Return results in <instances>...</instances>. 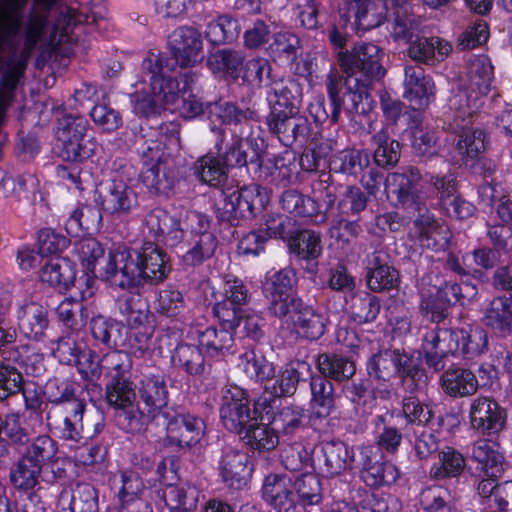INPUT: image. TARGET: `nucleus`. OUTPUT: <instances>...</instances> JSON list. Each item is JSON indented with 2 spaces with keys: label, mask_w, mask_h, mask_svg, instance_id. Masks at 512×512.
<instances>
[{
  "label": "nucleus",
  "mask_w": 512,
  "mask_h": 512,
  "mask_svg": "<svg viewBox=\"0 0 512 512\" xmlns=\"http://www.w3.org/2000/svg\"><path fill=\"white\" fill-rule=\"evenodd\" d=\"M144 227L147 237L170 247L179 244L184 237L179 219L161 208H154L146 214Z\"/></svg>",
  "instance_id": "obj_20"
},
{
  "label": "nucleus",
  "mask_w": 512,
  "mask_h": 512,
  "mask_svg": "<svg viewBox=\"0 0 512 512\" xmlns=\"http://www.w3.org/2000/svg\"><path fill=\"white\" fill-rule=\"evenodd\" d=\"M466 467V460L454 447L445 446L438 454V461L432 465L430 474L435 479L459 476Z\"/></svg>",
  "instance_id": "obj_48"
},
{
  "label": "nucleus",
  "mask_w": 512,
  "mask_h": 512,
  "mask_svg": "<svg viewBox=\"0 0 512 512\" xmlns=\"http://www.w3.org/2000/svg\"><path fill=\"white\" fill-rule=\"evenodd\" d=\"M420 20L409 12V5L403 3L396 8L392 22V36L395 39H403L409 43L415 38L419 30Z\"/></svg>",
  "instance_id": "obj_62"
},
{
  "label": "nucleus",
  "mask_w": 512,
  "mask_h": 512,
  "mask_svg": "<svg viewBox=\"0 0 512 512\" xmlns=\"http://www.w3.org/2000/svg\"><path fill=\"white\" fill-rule=\"evenodd\" d=\"M174 69V63L169 58L150 54L142 62L144 82L149 81L150 92L155 95L163 108L171 109L179 101L180 83L169 73Z\"/></svg>",
  "instance_id": "obj_5"
},
{
  "label": "nucleus",
  "mask_w": 512,
  "mask_h": 512,
  "mask_svg": "<svg viewBox=\"0 0 512 512\" xmlns=\"http://www.w3.org/2000/svg\"><path fill=\"white\" fill-rule=\"evenodd\" d=\"M122 486L118 493L120 502L118 512H130L135 507H140L142 503L137 500L138 494L144 489V483L138 473L135 471H123L121 473Z\"/></svg>",
  "instance_id": "obj_55"
},
{
  "label": "nucleus",
  "mask_w": 512,
  "mask_h": 512,
  "mask_svg": "<svg viewBox=\"0 0 512 512\" xmlns=\"http://www.w3.org/2000/svg\"><path fill=\"white\" fill-rule=\"evenodd\" d=\"M293 320L299 332L309 340L319 339L325 331V318L312 307L305 306L301 300V307L291 309Z\"/></svg>",
  "instance_id": "obj_49"
},
{
  "label": "nucleus",
  "mask_w": 512,
  "mask_h": 512,
  "mask_svg": "<svg viewBox=\"0 0 512 512\" xmlns=\"http://www.w3.org/2000/svg\"><path fill=\"white\" fill-rule=\"evenodd\" d=\"M309 369V365L306 362L297 361L290 363L280 372L277 379L271 387H267L270 390L272 399L279 397L291 396L296 392L297 385L300 381V369Z\"/></svg>",
  "instance_id": "obj_51"
},
{
  "label": "nucleus",
  "mask_w": 512,
  "mask_h": 512,
  "mask_svg": "<svg viewBox=\"0 0 512 512\" xmlns=\"http://www.w3.org/2000/svg\"><path fill=\"white\" fill-rule=\"evenodd\" d=\"M312 394L311 405L319 418L331 414L335 406L333 384L323 376H312L310 381Z\"/></svg>",
  "instance_id": "obj_44"
},
{
  "label": "nucleus",
  "mask_w": 512,
  "mask_h": 512,
  "mask_svg": "<svg viewBox=\"0 0 512 512\" xmlns=\"http://www.w3.org/2000/svg\"><path fill=\"white\" fill-rule=\"evenodd\" d=\"M370 377L388 382L399 376L403 386L415 392L427 384V375L417 359L399 350H385L373 355L367 363Z\"/></svg>",
  "instance_id": "obj_2"
},
{
  "label": "nucleus",
  "mask_w": 512,
  "mask_h": 512,
  "mask_svg": "<svg viewBox=\"0 0 512 512\" xmlns=\"http://www.w3.org/2000/svg\"><path fill=\"white\" fill-rule=\"evenodd\" d=\"M85 404L83 401H74L67 407H50L46 412L49 426L54 427L65 440L79 441L83 432V415Z\"/></svg>",
  "instance_id": "obj_17"
},
{
  "label": "nucleus",
  "mask_w": 512,
  "mask_h": 512,
  "mask_svg": "<svg viewBox=\"0 0 512 512\" xmlns=\"http://www.w3.org/2000/svg\"><path fill=\"white\" fill-rule=\"evenodd\" d=\"M266 201V195L259 185L228 188L220 193L216 203L217 215L220 220L228 222L252 218L264 208Z\"/></svg>",
  "instance_id": "obj_4"
},
{
  "label": "nucleus",
  "mask_w": 512,
  "mask_h": 512,
  "mask_svg": "<svg viewBox=\"0 0 512 512\" xmlns=\"http://www.w3.org/2000/svg\"><path fill=\"white\" fill-rule=\"evenodd\" d=\"M413 233L424 248L438 251L446 249L448 245L447 227L427 210L414 220Z\"/></svg>",
  "instance_id": "obj_28"
},
{
  "label": "nucleus",
  "mask_w": 512,
  "mask_h": 512,
  "mask_svg": "<svg viewBox=\"0 0 512 512\" xmlns=\"http://www.w3.org/2000/svg\"><path fill=\"white\" fill-rule=\"evenodd\" d=\"M266 124L270 133L276 135L285 145L290 146L295 141L305 140L311 130L307 117L298 112L270 110L266 117Z\"/></svg>",
  "instance_id": "obj_14"
},
{
  "label": "nucleus",
  "mask_w": 512,
  "mask_h": 512,
  "mask_svg": "<svg viewBox=\"0 0 512 512\" xmlns=\"http://www.w3.org/2000/svg\"><path fill=\"white\" fill-rule=\"evenodd\" d=\"M42 467L21 456L10 470V482L17 490H31L39 483Z\"/></svg>",
  "instance_id": "obj_53"
},
{
  "label": "nucleus",
  "mask_w": 512,
  "mask_h": 512,
  "mask_svg": "<svg viewBox=\"0 0 512 512\" xmlns=\"http://www.w3.org/2000/svg\"><path fill=\"white\" fill-rule=\"evenodd\" d=\"M270 110L298 112L302 102V87L294 78L273 82L267 95Z\"/></svg>",
  "instance_id": "obj_33"
},
{
  "label": "nucleus",
  "mask_w": 512,
  "mask_h": 512,
  "mask_svg": "<svg viewBox=\"0 0 512 512\" xmlns=\"http://www.w3.org/2000/svg\"><path fill=\"white\" fill-rule=\"evenodd\" d=\"M440 384L443 391L453 398L474 395L479 387L476 375L467 368L452 366L441 376Z\"/></svg>",
  "instance_id": "obj_32"
},
{
  "label": "nucleus",
  "mask_w": 512,
  "mask_h": 512,
  "mask_svg": "<svg viewBox=\"0 0 512 512\" xmlns=\"http://www.w3.org/2000/svg\"><path fill=\"white\" fill-rule=\"evenodd\" d=\"M317 368L320 376L329 377L336 381H344L355 373V364L345 357L323 353L317 358Z\"/></svg>",
  "instance_id": "obj_50"
},
{
  "label": "nucleus",
  "mask_w": 512,
  "mask_h": 512,
  "mask_svg": "<svg viewBox=\"0 0 512 512\" xmlns=\"http://www.w3.org/2000/svg\"><path fill=\"white\" fill-rule=\"evenodd\" d=\"M207 65L214 73L221 72L236 80L243 71L244 55L241 51L221 49L208 57Z\"/></svg>",
  "instance_id": "obj_47"
},
{
  "label": "nucleus",
  "mask_w": 512,
  "mask_h": 512,
  "mask_svg": "<svg viewBox=\"0 0 512 512\" xmlns=\"http://www.w3.org/2000/svg\"><path fill=\"white\" fill-rule=\"evenodd\" d=\"M469 93L459 94V102L466 101V108L460 104L458 116L468 114L472 116L482 105L481 96L490 91L493 79V67L490 59L485 55L472 58L467 68Z\"/></svg>",
  "instance_id": "obj_9"
},
{
  "label": "nucleus",
  "mask_w": 512,
  "mask_h": 512,
  "mask_svg": "<svg viewBox=\"0 0 512 512\" xmlns=\"http://www.w3.org/2000/svg\"><path fill=\"white\" fill-rule=\"evenodd\" d=\"M380 308V302L376 296L363 292L352 297L350 314L354 321L368 323L377 318Z\"/></svg>",
  "instance_id": "obj_63"
},
{
  "label": "nucleus",
  "mask_w": 512,
  "mask_h": 512,
  "mask_svg": "<svg viewBox=\"0 0 512 512\" xmlns=\"http://www.w3.org/2000/svg\"><path fill=\"white\" fill-rule=\"evenodd\" d=\"M452 52V44L438 36H415L407 48L408 57L416 63L436 66Z\"/></svg>",
  "instance_id": "obj_25"
},
{
  "label": "nucleus",
  "mask_w": 512,
  "mask_h": 512,
  "mask_svg": "<svg viewBox=\"0 0 512 512\" xmlns=\"http://www.w3.org/2000/svg\"><path fill=\"white\" fill-rule=\"evenodd\" d=\"M250 300V293L244 282L238 278H227L224 284V298L213 307L220 324L229 328L240 326L244 306Z\"/></svg>",
  "instance_id": "obj_11"
},
{
  "label": "nucleus",
  "mask_w": 512,
  "mask_h": 512,
  "mask_svg": "<svg viewBox=\"0 0 512 512\" xmlns=\"http://www.w3.org/2000/svg\"><path fill=\"white\" fill-rule=\"evenodd\" d=\"M144 168L140 174L141 182L155 194H167L174 186L175 174L160 144L151 142L142 150Z\"/></svg>",
  "instance_id": "obj_8"
},
{
  "label": "nucleus",
  "mask_w": 512,
  "mask_h": 512,
  "mask_svg": "<svg viewBox=\"0 0 512 512\" xmlns=\"http://www.w3.org/2000/svg\"><path fill=\"white\" fill-rule=\"evenodd\" d=\"M211 120H218L223 124H239L245 121L255 120L257 112L251 108L240 109L231 102L210 103L207 106Z\"/></svg>",
  "instance_id": "obj_54"
},
{
  "label": "nucleus",
  "mask_w": 512,
  "mask_h": 512,
  "mask_svg": "<svg viewBox=\"0 0 512 512\" xmlns=\"http://www.w3.org/2000/svg\"><path fill=\"white\" fill-rule=\"evenodd\" d=\"M403 97L415 109H425L435 95V84L419 65H406L404 68Z\"/></svg>",
  "instance_id": "obj_22"
},
{
  "label": "nucleus",
  "mask_w": 512,
  "mask_h": 512,
  "mask_svg": "<svg viewBox=\"0 0 512 512\" xmlns=\"http://www.w3.org/2000/svg\"><path fill=\"white\" fill-rule=\"evenodd\" d=\"M42 282L59 289H67L75 279L71 262L65 258H52L40 270Z\"/></svg>",
  "instance_id": "obj_42"
},
{
  "label": "nucleus",
  "mask_w": 512,
  "mask_h": 512,
  "mask_svg": "<svg viewBox=\"0 0 512 512\" xmlns=\"http://www.w3.org/2000/svg\"><path fill=\"white\" fill-rule=\"evenodd\" d=\"M167 439L180 448L196 444L204 434V421L192 414L170 409L162 412Z\"/></svg>",
  "instance_id": "obj_12"
},
{
  "label": "nucleus",
  "mask_w": 512,
  "mask_h": 512,
  "mask_svg": "<svg viewBox=\"0 0 512 512\" xmlns=\"http://www.w3.org/2000/svg\"><path fill=\"white\" fill-rule=\"evenodd\" d=\"M58 512H98L97 492L89 484H78L73 491H62L57 503Z\"/></svg>",
  "instance_id": "obj_35"
},
{
  "label": "nucleus",
  "mask_w": 512,
  "mask_h": 512,
  "mask_svg": "<svg viewBox=\"0 0 512 512\" xmlns=\"http://www.w3.org/2000/svg\"><path fill=\"white\" fill-rule=\"evenodd\" d=\"M363 481L370 487L390 485L399 477L396 466L383 461L382 454L373 446H364L360 450Z\"/></svg>",
  "instance_id": "obj_18"
},
{
  "label": "nucleus",
  "mask_w": 512,
  "mask_h": 512,
  "mask_svg": "<svg viewBox=\"0 0 512 512\" xmlns=\"http://www.w3.org/2000/svg\"><path fill=\"white\" fill-rule=\"evenodd\" d=\"M294 274L291 270H280L266 277L263 293L268 301V310L278 318H284L291 309L301 307V298L291 293Z\"/></svg>",
  "instance_id": "obj_10"
},
{
  "label": "nucleus",
  "mask_w": 512,
  "mask_h": 512,
  "mask_svg": "<svg viewBox=\"0 0 512 512\" xmlns=\"http://www.w3.org/2000/svg\"><path fill=\"white\" fill-rule=\"evenodd\" d=\"M262 494L276 512H304V508L294 499L293 481L287 475H268L262 486Z\"/></svg>",
  "instance_id": "obj_23"
},
{
  "label": "nucleus",
  "mask_w": 512,
  "mask_h": 512,
  "mask_svg": "<svg viewBox=\"0 0 512 512\" xmlns=\"http://www.w3.org/2000/svg\"><path fill=\"white\" fill-rule=\"evenodd\" d=\"M276 401L277 399H272L271 396L259 397L254 403V413L258 414L262 421H268L278 434L293 433L301 424L303 410L297 406H286L275 412Z\"/></svg>",
  "instance_id": "obj_15"
},
{
  "label": "nucleus",
  "mask_w": 512,
  "mask_h": 512,
  "mask_svg": "<svg viewBox=\"0 0 512 512\" xmlns=\"http://www.w3.org/2000/svg\"><path fill=\"white\" fill-rule=\"evenodd\" d=\"M319 467L330 476L339 475L351 464L353 456L348 446L341 441L324 442L316 455Z\"/></svg>",
  "instance_id": "obj_34"
},
{
  "label": "nucleus",
  "mask_w": 512,
  "mask_h": 512,
  "mask_svg": "<svg viewBox=\"0 0 512 512\" xmlns=\"http://www.w3.org/2000/svg\"><path fill=\"white\" fill-rule=\"evenodd\" d=\"M373 143L376 146L374 160L378 166L393 167L400 158V144L390 139L388 133L382 129L373 136Z\"/></svg>",
  "instance_id": "obj_61"
},
{
  "label": "nucleus",
  "mask_w": 512,
  "mask_h": 512,
  "mask_svg": "<svg viewBox=\"0 0 512 512\" xmlns=\"http://www.w3.org/2000/svg\"><path fill=\"white\" fill-rule=\"evenodd\" d=\"M101 214L91 206L83 205L76 208L66 221L65 227L69 235L78 237L98 226Z\"/></svg>",
  "instance_id": "obj_59"
},
{
  "label": "nucleus",
  "mask_w": 512,
  "mask_h": 512,
  "mask_svg": "<svg viewBox=\"0 0 512 512\" xmlns=\"http://www.w3.org/2000/svg\"><path fill=\"white\" fill-rule=\"evenodd\" d=\"M387 258L382 250H375L366 257V282L373 292L390 291L399 287V271L388 263Z\"/></svg>",
  "instance_id": "obj_19"
},
{
  "label": "nucleus",
  "mask_w": 512,
  "mask_h": 512,
  "mask_svg": "<svg viewBox=\"0 0 512 512\" xmlns=\"http://www.w3.org/2000/svg\"><path fill=\"white\" fill-rule=\"evenodd\" d=\"M469 423L477 433L494 436L503 430L506 412L493 398L478 396L470 403Z\"/></svg>",
  "instance_id": "obj_13"
},
{
  "label": "nucleus",
  "mask_w": 512,
  "mask_h": 512,
  "mask_svg": "<svg viewBox=\"0 0 512 512\" xmlns=\"http://www.w3.org/2000/svg\"><path fill=\"white\" fill-rule=\"evenodd\" d=\"M237 368L256 382L269 380L275 375V367L266 357L253 348H247L237 357Z\"/></svg>",
  "instance_id": "obj_36"
},
{
  "label": "nucleus",
  "mask_w": 512,
  "mask_h": 512,
  "mask_svg": "<svg viewBox=\"0 0 512 512\" xmlns=\"http://www.w3.org/2000/svg\"><path fill=\"white\" fill-rule=\"evenodd\" d=\"M174 59L170 63L181 66H192L202 59L203 41L201 33L193 27L176 28L168 40Z\"/></svg>",
  "instance_id": "obj_16"
},
{
  "label": "nucleus",
  "mask_w": 512,
  "mask_h": 512,
  "mask_svg": "<svg viewBox=\"0 0 512 512\" xmlns=\"http://www.w3.org/2000/svg\"><path fill=\"white\" fill-rule=\"evenodd\" d=\"M421 179L418 169L410 167L403 172L388 174L385 180V192L388 198H394L402 207L418 206L416 185Z\"/></svg>",
  "instance_id": "obj_26"
},
{
  "label": "nucleus",
  "mask_w": 512,
  "mask_h": 512,
  "mask_svg": "<svg viewBox=\"0 0 512 512\" xmlns=\"http://www.w3.org/2000/svg\"><path fill=\"white\" fill-rule=\"evenodd\" d=\"M258 414L251 411L249 404L237 407H220V419L226 429L242 435Z\"/></svg>",
  "instance_id": "obj_60"
},
{
  "label": "nucleus",
  "mask_w": 512,
  "mask_h": 512,
  "mask_svg": "<svg viewBox=\"0 0 512 512\" xmlns=\"http://www.w3.org/2000/svg\"><path fill=\"white\" fill-rule=\"evenodd\" d=\"M175 367L191 376H201L207 371V363L200 346L181 343L176 346L171 357Z\"/></svg>",
  "instance_id": "obj_40"
},
{
  "label": "nucleus",
  "mask_w": 512,
  "mask_h": 512,
  "mask_svg": "<svg viewBox=\"0 0 512 512\" xmlns=\"http://www.w3.org/2000/svg\"><path fill=\"white\" fill-rule=\"evenodd\" d=\"M19 328L30 339H40L48 327L47 310L38 303H28L21 309Z\"/></svg>",
  "instance_id": "obj_41"
},
{
  "label": "nucleus",
  "mask_w": 512,
  "mask_h": 512,
  "mask_svg": "<svg viewBox=\"0 0 512 512\" xmlns=\"http://www.w3.org/2000/svg\"><path fill=\"white\" fill-rule=\"evenodd\" d=\"M374 81L360 80L354 76H346L345 92L343 94L341 108L348 117L353 120L354 115H365L372 110V99L369 88Z\"/></svg>",
  "instance_id": "obj_31"
},
{
  "label": "nucleus",
  "mask_w": 512,
  "mask_h": 512,
  "mask_svg": "<svg viewBox=\"0 0 512 512\" xmlns=\"http://www.w3.org/2000/svg\"><path fill=\"white\" fill-rule=\"evenodd\" d=\"M88 121L80 115H65L58 120L56 136L62 143L61 156L68 161H78L91 157L97 144L87 138Z\"/></svg>",
  "instance_id": "obj_6"
},
{
  "label": "nucleus",
  "mask_w": 512,
  "mask_h": 512,
  "mask_svg": "<svg viewBox=\"0 0 512 512\" xmlns=\"http://www.w3.org/2000/svg\"><path fill=\"white\" fill-rule=\"evenodd\" d=\"M299 49L300 40L298 36L290 32L274 34L273 41L268 48L271 56L284 62H293L297 58Z\"/></svg>",
  "instance_id": "obj_64"
},
{
  "label": "nucleus",
  "mask_w": 512,
  "mask_h": 512,
  "mask_svg": "<svg viewBox=\"0 0 512 512\" xmlns=\"http://www.w3.org/2000/svg\"><path fill=\"white\" fill-rule=\"evenodd\" d=\"M471 458L478 463L487 477H498L503 471V457L492 441L486 439L475 441L472 445Z\"/></svg>",
  "instance_id": "obj_39"
},
{
  "label": "nucleus",
  "mask_w": 512,
  "mask_h": 512,
  "mask_svg": "<svg viewBox=\"0 0 512 512\" xmlns=\"http://www.w3.org/2000/svg\"><path fill=\"white\" fill-rule=\"evenodd\" d=\"M241 438L253 449L272 450L279 443V437L276 430L269 424L257 422V417L246 428Z\"/></svg>",
  "instance_id": "obj_52"
},
{
  "label": "nucleus",
  "mask_w": 512,
  "mask_h": 512,
  "mask_svg": "<svg viewBox=\"0 0 512 512\" xmlns=\"http://www.w3.org/2000/svg\"><path fill=\"white\" fill-rule=\"evenodd\" d=\"M169 271L165 254L154 244L147 243L139 251L119 247L109 254L101 273L111 286L130 289L147 283L163 281Z\"/></svg>",
  "instance_id": "obj_1"
},
{
  "label": "nucleus",
  "mask_w": 512,
  "mask_h": 512,
  "mask_svg": "<svg viewBox=\"0 0 512 512\" xmlns=\"http://www.w3.org/2000/svg\"><path fill=\"white\" fill-rule=\"evenodd\" d=\"M239 32L238 21L231 16L222 15L207 25L205 37L214 45H222L235 40Z\"/></svg>",
  "instance_id": "obj_57"
},
{
  "label": "nucleus",
  "mask_w": 512,
  "mask_h": 512,
  "mask_svg": "<svg viewBox=\"0 0 512 512\" xmlns=\"http://www.w3.org/2000/svg\"><path fill=\"white\" fill-rule=\"evenodd\" d=\"M294 494L298 495L301 506L318 505L323 498L321 481L313 473H305L296 477L293 481Z\"/></svg>",
  "instance_id": "obj_58"
},
{
  "label": "nucleus",
  "mask_w": 512,
  "mask_h": 512,
  "mask_svg": "<svg viewBox=\"0 0 512 512\" xmlns=\"http://www.w3.org/2000/svg\"><path fill=\"white\" fill-rule=\"evenodd\" d=\"M464 116L466 114L462 113L461 116L456 114V117L462 118L465 123L462 126L457 124L459 131L455 138L454 152L455 158L458 157L457 161L467 163L469 160L476 159L485 150L486 134L482 129L469 125L470 121L466 122ZM467 116L470 117L468 114Z\"/></svg>",
  "instance_id": "obj_30"
},
{
  "label": "nucleus",
  "mask_w": 512,
  "mask_h": 512,
  "mask_svg": "<svg viewBox=\"0 0 512 512\" xmlns=\"http://www.w3.org/2000/svg\"><path fill=\"white\" fill-rule=\"evenodd\" d=\"M99 205L108 215L125 216L138 207V195L135 189L123 180H113L106 192L99 196Z\"/></svg>",
  "instance_id": "obj_24"
},
{
  "label": "nucleus",
  "mask_w": 512,
  "mask_h": 512,
  "mask_svg": "<svg viewBox=\"0 0 512 512\" xmlns=\"http://www.w3.org/2000/svg\"><path fill=\"white\" fill-rule=\"evenodd\" d=\"M381 58L380 48L366 42L356 43L351 51L338 53V60L346 76L374 82L380 80L385 74Z\"/></svg>",
  "instance_id": "obj_7"
},
{
  "label": "nucleus",
  "mask_w": 512,
  "mask_h": 512,
  "mask_svg": "<svg viewBox=\"0 0 512 512\" xmlns=\"http://www.w3.org/2000/svg\"><path fill=\"white\" fill-rule=\"evenodd\" d=\"M248 455L233 448L223 451L219 472L223 482L231 488L241 489L248 482L252 468L248 466Z\"/></svg>",
  "instance_id": "obj_29"
},
{
  "label": "nucleus",
  "mask_w": 512,
  "mask_h": 512,
  "mask_svg": "<svg viewBox=\"0 0 512 512\" xmlns=\"http://www.w3.org/2000/svg\"><path fill=\"white\" fill-rule=\"evenodd\" d=\"M423 339L430 349L437 348L447 355H459L464 358H474L487 348V334L479 327L439 328L426 331Z\"/></svg>",
  "instance_id": "obj_3"
},
{
  "label": "nucleus",
  "mask_w": 512,
  "mask_h": 512,
  "mask_svg": "<svg viewBox=\"0 0 512 512\" xmlns=\"http://www.w3.org/2000/svg\"><path fill=\"white\" fill-rule=\"evenodd\" d=\"M105 397L110 406L123 411V417L124 420L128 421L129 430L135 431L140 429V413L133 411L136 394L130 378L110 380L106 385Z\"/></svg>",
  "instance_id": "obj_21"
},
{
  "label": "nucleus",
  "mask_w": 512,
  "mask_h": 512,
  "mask_svg": "<svg viewBox=\"0 0 512 512\" xmlns=\"http://www.w3.org/2000/svg\"><path fill=\"white\" fill-rule=\"evenodd\" d=\"M221 326V329L207 327L203 331H198L199 346L209 357L223 356L234 345L233 333L236 328H229L223 324Z\"/></svg>",
  "instance_id": "obj_38"
},
{
  "label": "nucleus",
  "mask_w": 512,
  "mask_h": 512,
  "mask_svg": "<svg viewBox=\"0 0 512 512\" xmlns=\"http://www.w3.org/2000/svg\"><path fill=\"white\" fill-rule=\"evenodd\" d=\"M484 321L500 336L510 335L512 332V298L499 296L492 299L485 310Z\"/></svg>",
  "instance_id": "obj_37"
},
{
  "label": "nucleus",
  "mask_w": 512,
  "mask_h": 512,
  "mask_svg": "<svg viewBox=\"0 0 512 512\" xmlns=\"http://www.w3.org/2000/svg\"><path fill=\"white\" fill-rule=\"evenodd\" d=\"M138 393L149 416L162 417V412L169 410L167 408L169 392L162 374L144 375L139 382Z\"/></svg>",
  "instance_id": "obj_27"
},
{
  "label": "nucleus",
  "mask_w": 512,
  "mask_h": 512,
  "mask_svg": "<svg viewBox=\"0 0 512 512\" xmlns=\"http://www.w3.org/2000/svg\"><path fill=\"white\" fill-rule=\"evenodd\" d=\"M225 164L212 154H206L199 158L194 164V174L210 186H219L226 179Z\"/></svg>",
  "instance_id": "obj_56"
},
{
  "label": "nucleus",
  "mask_w": 512,
  "mask_h": 512,
  "mask_svg": "<svg viewBox=\"0 0 512 512\" xmlns=\"http://www.w3.org/2000/svg\"><path fill=\"white\" fill-rule=\"evenodd\" d=\"M56 353L61 361L77 365L81 373L96 376L97 368L90 367L91 352L82 351L71 336L63 337L58 341Z\"/></svg>",
  "instance_id": "obj_45"
},
{
  "label": "nucleus",
  "mask_w": 512,
  "mask_h": 512,
  "mask_svg": "<svg viewBox=\"0 0 512 512\" xmlns=\"http://www.w3.org/2000/svg\"><path fill=\"white\" fill-rule=\"evenodd\" d=\"M132 358L130 354L123 350H113L105 355L98 361H91L90 367H96V375L100 371H104L112 379L130 378V371L132 369Z\"/></svg>",
  "instance_id": "obj_43"
},
{
  "label": "nucleus",
  "mask_w": 512,
  "mask_h": 512,
  "mask_svg": "<svg viewBox=\"0 0 512 512\" xmlns=\"http://www.w3.org/2000/svg\"><path fill=\"white\" fill-rule=\"evenodd\" d=\"M218 247V240L212 232L195 234L189 240V249L183 255V262L188 266H198L213 257Z\"/></svg>",
  "instance_id": "obj_46"
}]
</instances>
